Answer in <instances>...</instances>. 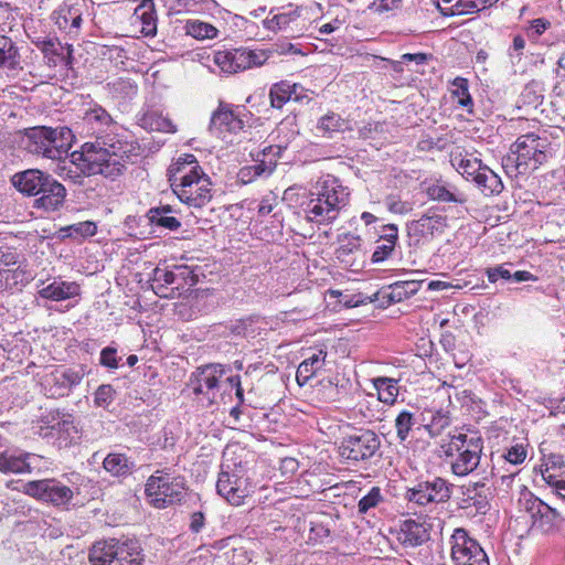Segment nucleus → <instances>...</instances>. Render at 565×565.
I'll list each match as a JSON object with an SVG mask.
<instances>
[{
    "label": "nucleus",
    "instance_id": "20",
    "mask_svg": "<svg viewBox=\"0 0 565 565\" xmlns=\"http://www.w3.org/2000/svg\"><path fill=\"white\" fill-rule=\"evenodd\" d=\"M38 294L41 298L52 301H62L79 295V285L74 281L54 279L49 285L40 288Z\"/></svg>",
    "mask_w": 565,
    "mask_h": 565
},
{
    "label": "nucleus",
    "instance_id": "45",
    "mask_svg": "<svg viewBox=\"0 0 565 565\" xmlns=\"http://www.w3.org/2000/svg\"><path fill=\"white\" fill-rule=\"evenodd\" d=\"M0 277L6 280L7 285H19L26 284L30 279H32L31 274H29L24 268L18 266L17 268H2L0 269Z\"/></svg>",
    "mask_w": 565,
    "mask_h": 565
},
{
    "label": "nucleus",
    "instance_id": "50",
    "mask_svg": "<svg viewBox=\"0 0 565 565\" xmlns=\"http://www.w3.org/2000/svg\"><path fill=\"white\" fill-rule=\"evenodd\" d=\"M36 46L42 51L44 54L45 63L50 67H54L57 65L61 54L56 52L55 50V43L52 39L44 40L36 43Z\"/></svg>",
    "mask_w": 565,
    "mask_h": 565
},
{
    "label": "nucleus",
    "instance_id": "29",
    "mask_svg": "<svg viewBox=\"0 0 565 565\" xmlns=\"http://www.w3.org/2000/svg\"><path fill=\"white\" fill-rule=\"evenodd\" d=\"M140 125L152 131H160V132H175L177 127L171 121L170 118L163 116L161 113L157 110H149L146 114L142 115L140 118Z\"/></svg>",
    "mask_w": 565,
    "mask_h": 565
},
{
    "label": "nucleus",
    "instance_id": "55",
    "mask_svg": "<svg viewBox=\"0 0 565 565\" xmlns=\"http://www.w3.org/2000/svg\"><path fill=\"white\" fill-rule=\"evenodd\" d=\"M114 393L110 385H100L95 392V404L99 407H107L114 398Z\"/></svg>",
    "mask_w": 565,
    "mask_h": 565
},
{
    "label": "nucleus",
    "instance_id": "54",
    "mask_svg": "<svg viewBox=\"0 0 565 565\" xmlns=\"http://www.w3.org/2000/svg\"><path fill=\"white\" fill-rule=\"evenodd\" d=\"M96 230V224L89 221L79 222L65 228V231H70V235L77 234L83 237L95 235Z\"/></svg>",
    "mask_w": 565,
    "mask_h": 565
},
{
    "label": "nucleus",
    "instance_id": "43",
    "mask_svg": "<svg viewBox=\"0 0 565 565\" xmlns=\"http://www.w3.org/2000/svg\"><path fill=\"white\" fill-rule=\"evenodd\" d=\"M177 274L171 270L156 268L153 271V290L160 297H168L163 289L175 282Z\"/></svg>",
    "mask_w": 565,
    "mask_h": 565
},
{
    "label": "nucleus",
    "instance_id": "57",
    "mask_svg": "<svg viewBox=\"0 0 565 565\" xmlns=\"http://www.w3.org/2000/svg\"><path fill=\"white\" fill-rule=\"evenodd\" d=\"M394 242L382 241V244H379L372 255L373 263H380L385 260L394 250Z\"/></svg>",
    "mask_w": 565,
    "mask_h": 565
},
{
    "label": "nucleus",
    "instance_id": "60",
    "mask_svg": "<svg viewBox=\"0 0 565 565\" xmlns=\"http://www.w3.org/2000/svg\"><path fill=\"white\" fill-rule=\"evenodd\" d=\"M550 26V22L545 19H535L531 22L526 33L530 38L536 39Z\"/></svg>",
    "mask_w": 565,
    "mask_h": 565
},
{
    "label": "nucleus",
    "instance_id": "11",
    "mask_svg": "<svg viewBox=\"0 0 565 565\" xmlns=\"http://www.w3.org/2000/svg\"><path fill=\"white\" fill-rule=\"evenodd\" d=\"M380 445L381 440L374 431L361 429L342 440L339 452L347 460H366L374 456Z\"/></svg>",
    "mask_w": 565,
    "mask_h": 565
},
{
    "label": "nucleus",
    "instance_id": "37",
    "mask_svg": "<svg viewBox=\"0 0 565 565\" xmlns=\"http://www.w3.org/2000/svg\"><path fill=\"white\" fill-rule=\"evenodd\" d=\"M49 382H61L62 387L60 390H54L52 395H64L66 391H68L73 385H76L81 381V376L78 373L73 371H58L52 372L47 376Z\"/></svg>",
    "mask_w": 565,
    "mask_h": 565
},
{
    "label": "nucleus",
    "instance_id": "40",
    "mask_svg": "<svg viewBox=\"0 0 565 565\" xmlns=\"http://www.w3.org/2000/svg\"><path fill=\"white\" fill-rule=\"evenodd\" d=\"M73 497V491L55 480L49 481V489L45 501L60 505L67 503Z\"/></svg>",
    "mask_w": 565,
    "mask_h": 565
},
{
    "label": "nucleus",
    "instance_id": "1",
    "mask_svg": "<svg viewBox=\"0 0 565 565\" xmlns=\"http://www.w3.org/2000/svg\"><path fill=\"white\" fill-rule=\"evenodd\" d=\"M139 150L136 141L124 139L117 134H106L93 142L84 143L81 152L72 153V163L82 160L83 172L116 178L139 156Z\"/></svg>",
    "mask_w": 565,
    "mask_h": 565
},
{
    "label": "nucleus",
    "instance_id": "64",
    "mask_svg": "<svg viewBox=\"0 0 565 565\" xmlns=\"http://www.w3.org/2000/svg\"><path fill=\"white\" fill-rule=\"evenodd\" d=\"M56 428L58 429V431H64L66 433V435L70 437V438H74L75 435H77V428L75 427V425L73 424V422L71 419H63L62 422H58L57 425H56Z\"/></svg>",
    "mask_w": 565,
    "mask_h": 565
},
{
    "label": "nucleus",
    "instance_id": "47",
    "mask_svg": "<svg viewBox=\"0 0 565 565\" xmlns=\"http://www.w3.org/2000/svg\"><path fill=\"white\" fill-rule=\"evenodd\" d=\"M19 64L18 50L11 42L0 47V66L14 70Z\"/></svg>",
    "mask_w": 565,
    "mask_h": 565
},
{
    "label": "nucleus",
    "instance_id": "41",
    "mask_svg": "<svg viewBox=\"0 0 565 565\" xmlns=\"http://www.w3.org/2000/svg\"><path fill=\"white\" fill-rule=\"evenodd\" d=\"M454 0H443L444 3H451ZM481 0H457L449 8H440V10H449L451 15L470 14L483 10Z\"/></svg>",
    "mask_w": 565,
    "mask_h": 565
},
{
    "label": "nucleus",
    "instance_id": "51",
    "mask_svg": "<svg viewBox=\"0 0 565 565\" xmlns=\"http://www.w3.org/2000/svg\"><path fill=\"white\" fill-rule=\"evenodd\" d=\"M413 425V414L406 411L398 414V416L395 419V428L396 434L401 440H405L407 438Z\"/></svg>",
    "mask_w": 565,
    "mask_h": 565
},
{
    "label": "nucleus",
    "instance_id": "12",
    "mask_svg": "<svg viewBox=\"0 0 565 565\" xmlns=\"http://www.w3.org/2000/svg\"><path fill=\"white\" fill-rule=\"evenodd\" d=\"M449 448L459 452L451 463L452 471L457 476H467L479 465L482 450L479 438L467 439V435L459 434L452 436Z\"/></svg>",
    "mask_w": 565,
    "mask_h": 565
},
{
    "label": "nucleus",
    "instance_id": "58",
    "mask_svg": "<svg viewBox=\"0 0 565 565\" xmlns=\"http://www.w3.org/2000/svg\"><path fill=\"white\" fill-rule=\"evenodd\" d=\"M504 458L511 463H521L526 458V450L521 445L513 446L504 455Z\"/></svg>",
    "mask_w": 565,
    "mask_h": 565
},
{
    "label": "nucleus",
    "instance_id": "7",
    "mask_svg": "<svg viewBox=\"0 0 565 565\" xmlns=\"http://www.w3.org/2000/svg\"><path fill=\"white\" fill-rule=\"evenodd\" d=\"M269 55L264 50L236 49L231 51H216L213 62L223 73L234 74L252 67H259L266 63Z\"/></svg>",
    "mask_w": 565,
    "mask_h": 565
},
{
    "label": "nucleus",
    "instance_id": "18",
    "mask_svg": "<svg viewBox=\"0 0 565 565\" xmlns=\"http://www.w3.org/2000/svg\"><path fill=\"white\" fill-rule=\"evenodd\" d=\"M40 457L33 454H19L15 451L0 452V471L3 473L31 472L38 465Z\"/></svg>",
    "mask_w": 565,
    "mask_h": 565
},
{
    "label": "nucleus",
    "instance_id": "24",
    "mask_svg": "<svg viewBox=\"0 0 565 565\" xmlns=\"http://www.w3.org/2000/svg\"><path fill=\"white\" fill-rule=\"evenodd\" d=\"M132 24L140 29L146 36H152L157 32V21L154 18L153 3L145 2L135 9Z\"/></svg>",
    "mask_w": 565,
    "mask_h": 565
},
{
    "label": "nucleus",
    "instance_id": "28",
    "mask_svg": "<svg viewBox=\"0 0 565 565\" xmlns=\"http://www.w3.org/2000/svg\"><path fill=\"white\" fill-rule=\"evenodd\" d=\"M451 164L465 179L472 181L483 167L478 158L462 153L451 154Z\"/></svg>",
    "mask_w": 565,
    "mask_h": 565
},
{
    "label": "nucleus",
    "instance_id": "32",
    "mask_svg": "<svg viewBox=\"0 0 565 565\" xmlns=\"http://www.w3.org/2000/svg\"><path fill=\"white\" fill-rule=\"evenodd\" d=\"M103 466L106 471L116 477L130 475L135 468L134 461L122 454H109L104 459Z\"/></svg>",
    "mask_w": 565,
    "mask_h": 565
},
{
    "label": "nucleus",
    "instance_id": "19",
    "mask_svg": "<svg viewBox=\"0 0 565 565\" xmlns=\"http://www.w3.org/2000/svg\"><path fill=\"white\" fill-rule=\"evenodd\" d=\"M50 174L39 170L29 169L22 172L15 173L11 181L14 188L29 196H36L41 184L49 178Z\"/></svg>",
    "mask_w": 565,
    "mask_h": 565
},
{
    "label": "nucleus",
    "instance_id": "8",
    "mask_svg": "<svg viewBox=\"0 0 565 565\" xmlns=\"http://www.w3.org/2000/svg\"><path fill=\"white\" fill-rule=\"evenodd\" d=\"M24 148L33 154L61 160L66 154V142H60L56 132L49 127H34L26 131Z\"/></svg>",
    "mask_w": 565,
    "mask_h": 565
},
{
    "label": "nucleus",
    "instance_id": "2",
    "mask_svg": "<svg viewBox=\"0 0 565 565\" xmlns=\"http://www.w3.org/2000/svg\"><path fill=\"white\" fill-rule=\"evenodd\" d=\"M350 192L331 174L320 177L311 185L308 196L300 203L305 220L318 225L333 223L349 204Z\"/></svg>",
    "mask_w": 565,
    "mask_h": 565
},
{
    "label": "nucleus",
    "instance_id": "53",
    "mask_svg": "<svg viewBox=\"0 0 565 565\" xmlns=\"http://www.w3.org/2000/svg\"><path fill=\"white\" fill-rule=\"evenodd\" d=\"M361 247V239L358 236H349L337 250L338 258L344 260V256L358 252Z\"/></svg>",
    "mask_w": 565,
    "mask_h": 565
},
{
    "label": "nucleus",
    "instance_id": "56",
    "mask_svg": "<svg viewBox=\"0 0 565 565\" xmlns=\"http://www.w3.org/2000/svg\"><path fill=\"white\" fill-rule=\"evenodd\" d=\"M547 486L553 493L565 499V473L563 476L547 475Z\"/></svg>",
    "mask_w": 565,
    "mask_h": 565
},
{
    "label": "nucleus",
    "instance_id": "35",
    "mask_svg": "<svg viewBox=\"0 0 565 565\" xmlns=\"http://www.w3.org/2000/svg\"><path fill=\"white\" fill-rule=\"evenodd\" d=\"M83 119L96 131H100L103 127H108L113 122L111 116L103 107L97 105L85 110Z\"/></svg>",
    "mask_w": 565,
    "mask_h": 565
},
{
    "label": "nucleus",
    "instance_id": "48",
    "mask_svg": "<svg viewBox=\"0 0 565 565\" xmlns=\"http://www.w3.org/2000/svg\"><path fill=\"white\" fill-rule=\"evenodd\" d=\"M148 218L151 224L158 225L170 231H175L181 226V223L171 215H162L158 210H149Z\"/></svg>",
    "mask_w": 565,
    "mask_h": 565
},
{
    "label": "nucleus",
    "instance_id": "33",
    "mask_svg": "<svg viewBox=\"0 0 565 565\" xmlns=\"http://www.w3.org/2000/svg\"><path fill=\"white\" fill-rule=\"evenodd\" d=\"M426 193L430 200L439 202H455L463 204L467 196L460 191H451L445 184L434 183L426 188Z\"/></svg>",
    "mask_w": 565,
    "mask_h": 565
},
{
    "label": "nucleus",
    "instance_id": "23",
    "mask_svg": "<svg viewBox=\"0 0 565 565\" xmlns=\"http://www.w3.org/2000/svg\"><path fill=\"white\" fill-rule=\"evenodd\" d=\"M447 225L446 217L429 210L418 220L412 222L411 230L420 236H434L443 233Z\"/></svg>",
    "mask_w": 565,
    "mask_h": 565
},
{
    "label": "nucleus",
    "instance_id": "5",
    "mask_svg": "<svg viewBox=\"0 0 565 565\" xmlns=\"http://www.w3.org/2000/svg\"><path fill=\"white\" fill-rule=\"evenodd\" d=\"M228 456V450H226L223 455L216 489L218 494L228 503L241 505L253 491L252 484L248 481L246 469L242 462H235Z\"/></svg>",
    "mask_w": 565,
    "mask_h": 565
},
{
    "label": "nucleus",
    "instance_id": "44",
    "mask_svg": "<svg viewBox=\"0 0 565 565\" xmlns=\"http://www.w3.org/2000/svg\"><path fill=\"white\" fill-rule=\"evenodd\" d=\"M452 95L457 98V103L466 107L469 113H472V98L468 92V81L462 77H457L452 82Z\"/></svg>",
    "mask_w": 565,
    "mask_h": 565
},
{
    "label": "nucleus",
    "instance_id": "3",
    "mask_svg": "<svg viewBox=\"0 0 565 565\" xmlns=\"http://www.w3.org/2000/svg\"><path fill=\"white\" fill-rule=\"evenodd\" d=\"M172 191L182 203L202 207L212 199V182L193 154H183L168 170Z\"/></svg>",
    "mask_w": 565,
    "mask_h": 565
},
{
    "label": "nucleus",
    "instance_id": "16",
    "mask_svg": "<svg viewBox=\"0 0 565 565\" xmlns=\"http://www.w3.org/2000/svg\"><path fill=\"white\" fill-rule=\"evenodd\" d=\"M38 195L35 200V206L40 209H44L45 211H55L64 203L66 196V190L53 179L51 175L43 181V185H40Z\"/></svg>",
    "mask_w": 565,
    "mask_h": 565
},
{
    "label": "nucleus",
    "instance_id": "6",
    "mask_svg": "<svg viewBox=\"0 0 565 565\" xmlns=\"http://www.w3.org/2000/svg\"><path fill=\"white\" fill-rule=\"evenodd\" d=\"M145 492L152 507L163 509L182 501L185 495L184 479L167 472H157L147 480Z\"/></svg>",
    "mask_w": 565,
    "mask_h": 565
},
{
    "label": "nucleus",
    "instance_id": "14",
    "mask_svg": "<svg viewBox=\"0 0 565 565\" xmlns=\"http://www.w3.org/2000/svg\"><path fill=\"white\" fill-rule=\"evenodd\" d=\"M449 497V488L446 481L441 478L420 482L415 488L409 489L406 493V498L409 502H414L423 507L429 503L445 502Z\"/></svg>",
    "mask_w": 565,
    "mask_h": 565
},
{
    "label": "nucleus",
    "instance_id": "17",
    "mask_svg": "<svg viewBox=\"0 0 565 565\" xmlns=\"http://www.w3.org/2000/svg\"><path fill=\"white\" fill-rule=\"evenodd\" d=\"M38 195L35 200V206L40 209H44L45 211H55L64 203L66 196V190L53 179L51 175L43 181V185H40Z\"/></svg>",
    "mask_w": 565,
    "mask_h": 565
},
{
    "label": "nucleus",
    "instance_id": "31",
    "mask_svg": "<svg viewBox=\"0 0 565 565\" xmlns=\"http://www.w3.org/2000/svg\"><path fill=\"white\" fill-rule=\"evenodd\" d=\"M299 86L297 84L290 85L287 82L276 83L270 87L269 99L274 108H281L292 97L299 99L297 94Z\"/></svg>",
    "mask_w": 565,
    "mask_h": 565
},
{
    "label": "nucleus",
    "instance_id": "34",
    "mask_svg": "<svg viewBox=\"0 0 565 565\" xmlns=\"http://www.w3.org/2000/svg\"><path fill=\"white\" fill-rule=\"evenodd\" d=\"M270 14H273V17L265 19L263 21V24L266 29L273 32L287 30L291 25V23L296 22L298 19V14L294 10L277 13L270 11Z\"/></svg>",
    "mask_w": 565,
    "mask_h": 565
},
{
    "label": "nucleus",
    "instance_id": "27",
    "mask_svg": "<svg viewBox=\"0 0 565 565\" xmlns=\"http://www.w3.org/2000/svg\"><path fill=\"white\" fill-rule=\"evenodd\" d=\"M53 19L60 30L78 29L82 23V12L77 7L64 4L54 11Z\"/></svg>",
    "mask_w": 565,
    "mask_h": 565
},
{
    "label": "nucleus",
    "instance_id": "21",
    "mask_svg": "<svg viewBox=\"0 0 565 565\" xmlns=\"http://www.w3.org/2000/svg\"><path fill=\"white\" fill-rule=\"evenodd\" d=\"M347 129H349L348 120L339 114L329 111L318 119L312 132L318 138L331 139L335 134L343 132Z\"/></svg>",
    "mask_w": 565,
    "mask_h": 565
},
{
    "label": "nucleus",
    "instance_id": "62",
    "mask_svg": "<svg viewBox=\"0 0 565 565\" xmlns=\"http://www.w3.org/2000/svg\"><path fill=\"white\" fill-rule=\"evenodd\" d=\"M387 207L391 212L396 214H406L412 211V205L409 203L395 198L387 199Z\"/></svg>",
    "mask_w": 565,
    "mask_h": 565
},
{
    "label": "nucleus",
    "instance_id": "25",
    "mask_svg": "<svg viewBox=\"0 0 565 565\" xmlns=\"http://www.w3.org/2000/svg\"><path fill=\"white\" fill-rule=\"evenodd\" d=\"M327 352L319 350L305 359L297 369L296 380L300 386L308 383L324 365Z\"/></svg>",
    "mask_w": 565,
    "mask_h": 565
},
{
    "label": "nucleus",
    "instance_id": "15",
    "mask_svg": "<svg viewBox=\"0 0 565 565\" xmlns=\"http://www.w3.org/2000/svg\"><path fill=\"white\" fill-rule=\"evenodd\" d=\"M224 374L225 370L221 364H209L199 367L191 377L190 386L195 394H205L213 402L216 396L218 382Z\"/></svg>",
    "mask_w": 565,
    "mask_h": 565
},
{
    "label": "nucleus",
    "instance_id": "39",
    "mask_svg": "<svg viewBox=\"0 0 565 565\" xmlns=\"http://www.w3.org/2000/svg\"><path fill=\"white\" fill-rule=\"evenodd\" d=\"M422 281L418 280L397 281L391 286L392 291L390 294V298L393 301L399 302L415 295Z\"/></svg>",
    "mask_w": 565,
    "mask_h": 565
},
{
    "label": "nucleus",
    "instance_id": "61",
    "mask_svg": "<svg viewBox=\"0 0 565 565\" xmlns=\"http://www.w3.org/2000/svg\"><path fill=\"white\" fill-rule=\"evenodd\" d=\"M487 276L491 282H495L499 278H502L505 280H510L512 278L511 271L504 266L488 268Z\"/></svg>",
    "mask_w": 565,
    "mask_h": 565
},
{
    "label": "nucleus",
    "instance_id": "38",
    "mask_svg": "<svg viewBox=\"0 0 565 565\" xmlns=\"http://www.w3.org/2000/svg\"><path fill=\"white\" fill-rule=\"evenodd\" d=\"M185 33L198 40L214 39L217 34L216 28L200 20H189L185 23Z\"/></svg>",
    "mask_w": 565,
    "mask_h": 565
},
{
    "label": "nucleus",
    "instance_id": "22",
    "mask_svg": "<svg viewBox=\"0 0 565 565\" xmlns=\"http://www.w3.org/2000/svg\"><path fill=\"white\" fill-rule=\"evenodd\" d=\"M244 122L232 109L221 105L211 118L210 129L222 134L235 132L243 128Z\"/></svg>",
    "mask_w": 565,
    "mask_h": 565
},
{
    "label": "nucleus",
    "instance_id": "36",
    "mask_svg": "<svg viewBox=\"0 0 565 565\" xmlns=\"http://www.w3.org/2000/svg\"><path fill=\"white\" fill-rule=\"evenodd\" d=\"M374 386L377 391L379 401L385 404H393L398 395L397 381L388 377H379L374 380Z\"/></svg>",
    "mask_w": 565,
    "mask_h": 565
},
{
    "label": "nucleus",
    "instance_id": "26",
    "mask_svg": "<svg viewBox=\"0 0 565 565\" xmlns=\"http://www.w3.org/2000/svg\"><path fill=\"white\" fill-rule=\"evenodd\" d=\"M398 539L404 545L414 547L426 542L428 540V533L423 524L414 520H407L401 527Z\"/></svg>",
    "mask_w": 565,
    "mask_h": 565
},
{
    "label": "nucleus",
    "instance_id": "59",
    "mask_svg": "<svg viewBox=\"0 0 565 565\" xmlns=\"http://www.w3.org/2000/svg\"><path fill=\"white\" fill-rule=\"evenodd\" d=\"M117 351L114 348L107 347L100 352V363L104 366L116 369L118 366Z\"/></svg>",
    "mask_w": 565,
    "mask_h": 565
},
{
    "label": "nucleus",
    "instance_id": "63",
    "mask_svg": "<svg viewBox=\"0 0 565 565\" xmlns=\"http://www.w3.org/2000/svg\"><path fill=\"white\" fill-rule=\"evenodd\" d=\"M204 514L202 512H194L190 518V529L194 533H199L204 526Z\"/></svg>",
    "mask_w": 565,
    "mask_h": 565
},
{
    "label": "nucleus",
    "instance_id": "4",
    "mask_svg": "<svg viewBox=\"0 0 565 565\" xmlns=\"http://www.w3.org/2000/svg\"><path fill=\"white\" fill-rule=\"evenodd\" d=\"M89 562L92 565H142L143 556L138 542L110 539L92 546Z\"/></svg>",
    "mask_w": 565,
    "mask_h": 565
},
{
    "label": "nucleus",
    "instance_id": "13",
    "mask_svg": "<svg viewBox=\"0 0 565 565\" xmlns=\"http://www.w3.org/2000/svg\"><path fill=\"white\" fill-rule=\"evenodd\" d=\"M525 510L531 514L533 523L545 533H554L562 529L564 519L548 504L537 498L530 497L524 501Z\"/></svg>",
    "mask_w": 565,
    "mask_h": 565
},
{
    "label": "nucleus",
    "instance_id": "9",
    "mask_svg": "<svg viewBox=\"0 0 565 565\" xmlns=\"http://www.w3.org/2000/svg\"><path fill=\"white\" fill-rule=\"evenodd\" d=\"M451 559L455 565H489V558L465 529L458 527L450 537Z\"/></svg>",
    "mask_w": 565,
    "mask_h": 565
},
{
    "label": "nucleus",
    "instance_id": "42",
    "mask_svg": "<svg viewBox=\"0 0 565 565\" xmlns=\"http://www.w3.org/2000/svg\"><path fill=\"white\" fill-rule=\"evenodd\" d=\"M426 415L428 416V418L425 417V420H428L426 427L428 428L431 435L440 434L443 429L448 427L450 424V418L447 412L427 411Z\"/></svg>",
    "mask_w": 565,
    "mask_h": 565
},
{
    "label": "nucleus",
    "instance_id": "10",
    "mask_svg": "<svg viewBox=\"0 0 565 565\" xmlns=\"http://www.w3.org/2000/svg\"><path fill=\"white\" fill-rule=\"evenodd\" d=\"M512 153L520 173L537 169L546 160L545 140L533 134L521 136L512 146Z\"/></svg>",
    "mask_w": 565,
    "mask_h": 565
},
{
    "label": "nucleus",
    "instance_id": "30",
    "mask_svg": "<svg viewBox=\"0 0 565 565\" xmlns=\"http://www.w3.org/2000/svg\"><path fill=\"white\" fill-rule=\"evenodd\" d=\"M473 182L487 195L498 194L503 189L501 178L486 166L478 172Z\"/></svg>",
    "mask_w": 565,
    "mask_h": 565
},
{
    "label": "nucleus",
    "instance_id": "49",
    "mask_svg": "<svg viewBox=\"0 0 565 565\" xmlns=\"http://www.w3.org/2000/svg\"><path fill=\"white\" fill-rule=\"evenodd\" d=\"M541 470L542 479L547 483V475L563 476L565 475V462L558 456H551Z\"/></svg>",
    "mask_w": 565,
    "mask_h": 565
},
{
    "label": "nucleus",
    "instance_id": "46",
    "mask_svg": "<svg viewBox=\"0 0 565 565\" xmlns=\"http://www.w3.org/2000/svg\"><path fill=\"white\" fill-rule=\"evenodd\" d=\"M383 501L381 490L377 487H373L367 494L362 497L358 503L359 513L365 514L371 509L376 508Z\"/></svg>",
    "mask_w": 565,
    "mask_h": 565
},
{
    "label": "nucleus",
    "instance_id": "52",
    "mask_svg": "<svg viewBox=\"0 0 565 565\" xmlns=\"http://www.w3.org/2000/svg\"><path fill=\"white\" fill-rule=\"evenodd\" d=\"M50 480H38L28 482L24 488L25 492L32 497L42 499L45 501Z\"/></svg>",
    "mask_w": 565,
    "mask_h": 565
}]
</instances>
